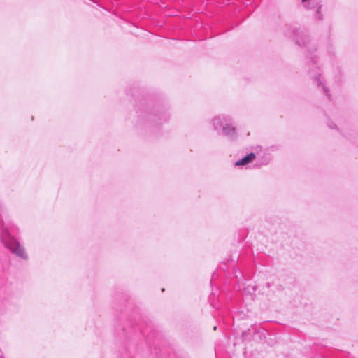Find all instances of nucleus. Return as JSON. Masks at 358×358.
I'll return each instance as SVG.
<instances>
[{"mask_svg": "<svg viewBox=\"0 0 358 358\" xmlns=\"http://www.w3.org/2000/svg\"><path fill=\"white\" fill-rule=\"evenodd\" d=\"M1 241L4 246L15 256L23 260L28 259L29 256L24 245L8 232L5 231L2 234Z\"/></svg>", "mask_w": 358, "mask_h": 358, "instance_id": "1", "label": "nucleus"}, {"mask_svg": "<svg viewBox=\"0 0 358 358\" xmlns=\"http://www.w3.org/2000/svg\"><path fill=\"white\" fill-rule=\"evenodd\" d=\"M231 122V118L224 115L215 116L210 121L215 130L222 129V135L230 138H234L236 136V130Z\"/></svg>", "mask_w": 358, "mask_h": 358, "instance_id": "2", "label": "nucleus"}, {"mask_svg": "<svg viewBox=\"0 0 358 358\" xmlns=\"http://www.w3.org/2000/svg\"><path fill=\"white\" fill-rule=\"evenodd\" d=\"M255 159V155L254 153H250L243 157L242 159L236 161L235 165L237 166H244L253 162Z\"/></svg>", "mask_w": 358, "mask_h": 358, "instance_id": "3", "label": "nucleus"}, {"mask_svg": "<svg viewBox=\"0 0 358 358\" xmlns=\"http://www.w3.org/2000/svg\"><path fill=\"white\" fill-rule=\"evenodd\" d=\"M322 84V81L320 80V79L318 78L317 80V85H320Z\"/></svg>", "mask_w": 358, "mask_h": 358, "instance_id": "4", "label": "nucleus"}, {"mask_svg": "<svg viewBox=\"0 0 358 358\" xmlns=\"http://www.w3.org/2000/svg\"><path fill=\"white\" fill-rule=\"evenodd\" d=\"M323 89L324 90V92H327V89H326V87L324 86H323Z\"/></svg>", "mask_w": 358, "mask_h": 358, "instance_id": "5", "label": "nucleus"}, {"mask_svg": "<svg viewBox=\"0 0 358 358\" xmlns=\"http://www.w3.org/2000/svg\"><path fill=\"white\" fill-rule=\"evenodd\" d=\"M335 127H336V125H335V124H334V125H330V127H331V128H334Z\"/></svg>", "mask_w": 358, "mask_h": 358, "instance_id": "6", "label": "nucleus"}, {"mask_svg": "<svg viewBox=\"0 0 358 358\" xmlns=\"http://www.w3.org/2000/svg\"><path fill=\"white\" fill-rule=\"evenodd\" d=\"M320 8H320V7H318L317 10V13H319V12H320Z\"/></svg>", "mask_w": 358, "mask_h": 358, "instance_id": "7", "label": "nucleus"}]
</instances>
